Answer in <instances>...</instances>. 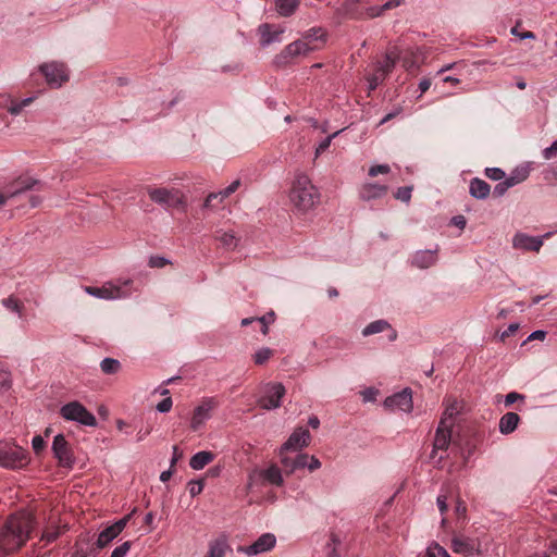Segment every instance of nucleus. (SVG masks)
Wrapping results in <instances>:
<instances>
[{
	"label": "nucleus",
	"mask_w": 557,
	"mask_h": 557,
	"mask_svg": "<svg viewBox=\"0 0 557 557\" xmlns=\"http://www.w3.org/2000/svg\"><path fill=\"white\" fill-rule=\"evenodd\" d=\"M260 35V44L262 47H268L273 42L281 41V35L284 33V29H273L270 24H261L258 28Z\"/></svg>",
	"instance_id": "5701e85b"
},
{
	"label": "nucleus",
	"mask_w": 557,
	"mask_h": 557,
	"mask_svg": "<svg viewBox=\"0 0 557 557\" xmlns=\"http://www.w3.org/2000/svg\"><path fill=\"white\" fill-rule=\"evenodd\" d=\"M275 544L276 537L273 533H263L251 545L238 546L237 552L252 557L272 550Z\"/></svg>",
	"instance_id": "f8f14e48"
},
{
	"label": "nucleus",
	"mask_w": 557,
	"mask_h": 557,
	"mask_svg": "<svg viewBox=\"0 0 557 557\" xmlns=\"http://www.w3.org/2000/svg\"><path fill=\"white\" fill-rule=\"evenodd\" d=\"M485 175L492 181H502L505 178V172L499 168H486Z\"/></svg>",
	"instance_id": "09e8293b"
},
{
	"label": "nucleus",
	"mask_w": 557,
	"mask_h": 557,
	"mask_svg": "<svg viewBox=\"0 0 557 557\" xmlns=\"http://www.w3.org/2000/svg\"><path fill=\"white\" fill-rule=\"evenodd\" d=\"M520 422V417L516 412H507L499 419L498 430L503 435L511 434Z\"/></svg>",
	"instance_id": "bb28decb"
},
{
	"label": "nucleus",
	"mask_w": 557,
	"mask_h": 557,
	"mask_svg": "<svg viewBox=\"0 0 557 557\" xmlns=\"http://www.w3.org/2000/svg\"><path fill=\"white\" fill-rule=\"evenodd\" d=\"M298 5V0H276L275 2V9L281 16H290Z\"/></svg>",
	"instance_id": "473e14b6"
},
{
	"label": "nucleus",
	"mask_w": 557,
	"mask_h": 557,
	"mask_svg": "<svg viewBox=\"0 0 557 557\" xmlns=\"http://www.w3.org/2000/svg\"><path fill=\"white\" fill-rule=\"evenodd\" d=\"M387 75L384 73V71H380L375 69V72L368 78L369 82V88L371 90L375 89L386 77Z\"/></svg>",
	"instance_id": "79ce46f5"
},
{
	"label": "nucleus",
	"mask_w": 557,
	"mask_h": 557,
	"mask_svg": "<svg viewBox=\"0 0 557 557\" xmlns=\"http://www.w3.org/2000/svg\"><path fill=\"white\" fill-rule=\"evenodd\" d=\"M172 405H173V401H172V398L171 397H165L164 399H162L156 407V409L161 412V413H165V412H169L172 408Z\"/></svg>",
	"instance_id": "bf43d9fd"
},
{
	"label": "nucleus",
	"mask_w": 557,
	"mask_h": 557,
	"mask_svg": "<svg viewBox=\"0 0 557 557\" xmlns=\"http://www.w3.org/2000/svg\"><path fill=\"white\" fill-rule=\"evenodd\" d=\"M338 133L339 132H335L332 135L325 137L323 140L320 141V144L318 145V147L315 149V158H318L323 151H325L330 147L332 139L334 137H336L338 135Z\"/></svg>",
	"instance_id": "de8ad7c7"
},
{
	"label": "nucleus",
	"mask_w": 557,
	"mask_h": 557,
	"mask_svg": "<svg viewBox=\"0 0 557 557\" xmlns=\"http://www.w3.org/2000/svg\"><path fill=\"white\" fill-rule=\"evenodd\" d=\"M117 536L119 534L109 525L98 534V537L94 543L100 552Z\"/></svg>",
	"instance_id": "2f4dec72"
},
{
	"label": "nucleus",
	"mask_w": 557,
	"mask_h": 557,
	"mask_svg": "<svg viewBox=\"0 0 557 557\" xmlns=\"http://www.w3.org/2000/svg\"><path fill=\"white\" fill-rule=\"evenodd\" d=\"M231 549L228 536L222 533L208 543V552L205 557H225L226 553Z\"/></svg>",
	"instance_id": "412c9836"
},
{
	"label": "nucleus",
	"mask_w": 557,
	"mask_h": 557,
	"mask_svg": "<svg viewBox=\"0 0 557 557\" xmlns=\"http://www.w3.org/2000/svg\"><path fill=\"white\" fill-rule=\"evenodd\" d=\"M387 193V186L375 183L363 184L359 190V196L362 200L369 201L372 199H379L385 196Z\"/></svg>",
	"instance_id": "393cba45"
},
{
	"label": "nucleus",
	"mask_w": 557,
	"mask_h": 557,
	"mask_svg": "<svg viewBox=\"0 0 557 557\" xmlns=\"http://www.w3.org/2000/svg\"><path fill=\"white\" fill-rule=\"evenodd\" d=\"M320 468H321L320 460L315 456H310L309 455V460L307 461V469L310 472H313V471H315V470H318Z\"/></svg>",
	"instance_id": "338daca9"
},
{
	"label": "nucleus",
	"mask_w": 557,
	"mask_h": 557,
	"mask_svg": "<svg viewBox=\"0 0 557 557\" xmlns=\"http://www.w3.org/2000/svg\"><path fill=\"white\" fill-rule=\"evenodd\" d=\"M2 304L7 309L18 313V315L21 317L22 305L18 302L17 299H15L13 297H9V298L3 299Z\"/></svg>",
	"instance_id": "49530a36"
},
{
	"label": "nucleus",
	"mask_w": 557,
	"mask_h": 557,
	"mask_svg": "<svg viewBox=\"0 0 557 557\" xmlns=\"http://www.w3.org/2000/svg\"><path fill=\"white\" fill-rule=\"evenodd\" d=\"M131 548V542L126 541L121 545L116 546L111 553L110 557H125Z\"/></svg>",
	"instance_id": "3c124183"
},
{
	"label": "nucleus",
	"mask_w": 557,
	"mask_h": 557,
	"mask_svg": "<svg viewBox=\"0 0 557 557\" xmlns=\"http://www.w3.org/2000/svg\"><path fill=\"white\" fill-rule=\"evenodd\" d=\"M148 263L151 268H163L164 265L170 263V260L160 256H152L150 257Z\"/></svg>",
	"instance_id": "13d9d810"
},
{
	"label": "nucleus",
	"mask_w": 557,
	"mask_h": 557,
	"mask_svg": "<svg viewBox=\"0 0 557 557\" xmlns=\"http://www.w3.org/2000/svg\"><path fill=\"white\" fill-rule=\"evenodd\" d=\"M215 407L216 401L213 398H207L198 407H196L190 422L191 429L195 431L198 430V428L203 424L205 421L210 419L211 411Z\"/></svg>",
	"instance_id": "f3484780"
},
{
	"label": "nucleus",
	"mask_w": 557,
	"mask_h": 557,
	"mask_svg": "<svg viewBox=\"0 0 557 557\" xmlns=\"http://www.w3.org/2000/svg\"><path fill=\"white\" fill-rule=\"evenodd\" d=\"M280 462L286 474H293L297 470L307 468V461L309 455L306 453H299L293 458L289 455H282L278 457Z\"/></svg>",
	"instance_id": "aec40b11"
},
{
	"label": "nucleus",
	"mask_w": 557,
	"mask_h": 557,
	"mask_svg": "<svg viewBox=\"0 0 557 557\" xmlns=\"http://www.w3.org/2000/svg\"><path fill=\"white\" fill-rule=\"evenodd\" d=\"M99 549L88 534H82L75 543L71 557H97Z\"/></svg>",
	"instance_id": "6ab92c4d"
},
{
	"label": "nucleus",
	"mask_w": 557,
	"mask_h": 557,
	"mask_svg": "<svg viewBox=\"0 0 557 557\" xmlns=\"http://www.w3.org/2000/svg\"><path fill=\"white\" fill-rule=\"evenodd\" d=\"M451 429L453 423H446V419H441L438 426L435 432L433 450L431 457L434 459L440 450L445 451L451 441Z\"/></svg>",
	"instance_id": "4468645a"
},
{
	"label": "nucleus",
	"mask_w": 557,
	"mask_h": 557,
	"mask_svg": "<svg viewBox=\"0 0 557 557\" xmlns=\"http://www.w3.org/2000/svg\"><path fill=\"white\" fill-rule=\"evenodd\" d=\"M35 99V96L27 97L23 100L7 97L0 100V107L7 109V111L12 115H18L22 110L29 106Z\"/></svg>",
	"instance_id": "b1692460"
},
{
	"label": "nucleus",
	"mask_w": 557,
	"mask_h": 557,
	"mask_svg": "<svg viewBox=\"0 0 557 557\" xmlns=\"http://www.w3.org/2000/svg\"><path fill=\"white\" fill-rule=\"evenodd\" d=\"M543 246V237L530 236L525 233H517L512 237V247L523 251H540Z\"/></svg>",
	"instance_id": "dca6fc26"
},
{
	"label": "nucleus",
	"mask_w": 557,
	"mask_h": 557,
	"mask_svg": "<svg viewBox=\"0 0 557 557\" xmlns=\"http://www.w3.org/2000/svg\"><path fill=\"white\" fill-rule=\"evenodd\" d=\"M387 329H391L389 323L386 320H376L369 323L363 330L362 335L364 337L381 333Z\"/></svg>",
	"instance_id": "f704fd0d"
},
{
	"label": "nucleus",
	"mask_w": 557,
	"mask_h": 557,
	"mask_svg": "<svg viewBox=\"0 0 557 557\" xmlns=\"http://www.w3.org/2000/svg\"><path fill=\"white\" fill-rule=\"evenodd\" d=\"M384 407L391 410H399L403 412H411L413 408L412 393L410 388L395 393L384 400Z\"/></svg>",
	"instance_id": "2eb2a0df"
},
{
	"label": "nucleus",
	"mask_w": 557,
	"mask_h": 557,
	"mask_svg": "<svg viewBox=\"0 0 557 557\" xmlns=\"http://www.w3.org/2000/svg\"><path fill=\"white\" fill-rule=\"evenodd\" d=\"M391 171V168L389 165L387 164H377V165H373L369 169V175L374 177L379 174H387L389 173Z\"/></svg>",
	"instance_id": "5fc2aeb1"
},
{
	"label": "nucleus",
	"mask_w": 557,
	"mask_h": 557,
	"mask_svg": "<svg viewBox=\"0 0 557 557\" xmlns=\"http://www.w3.org/2000/svg\"><path fill=\"white\" fill-rule=\"evenodd\" d=\"M411 191L412 188L409 186L399 187L395 194V198L400 201L408 202L411 198Z\"/></svg>",
	"instance_id": "8fccbe9b"
},
{
	"label": "nucleus",
	"mask_w": 557,
	"mask_h": 557,
	"mask_svg": "<svg viewBox=\"0 0 557 557\" xmlns=\"http://www.w3.org/2000/svg\"><path fill=\"white\" fill-rule=\"evenodd\" d=\"M189 494L194 497L200 494L203 490V483L201 481H191L188 484Z\"/></svg>",
	"instance_id": "e2e57ef3"
},
{
	"label": "nucleus",
	"mask_w": 557,
	"mask_h": 557,
	"mask_svg": "<svg viewBox=\"0 0 557 557\" xmlns=\"http://www.w3.org/2000/svg\"><path fill=\"white\" fill-rule=\"evenodd\" d=\"M34 523L28 511L12 513L0 530V556L20 549L28 541Z\"/></svg>",
	"instance_id": "f257e3e1"
},
{
	"label": "nucleus",
	"mask_w": 557,
	"mask_h": 557,
	"mask_svg": "<svg viewBox=\"0 0 557 557\" xmlns=\"http://www.w3.org/2000/svg\"><path fill=\"white\" fill-rule=\"evenodd\" d=\"M27 450L12 443H0V467L17 470L29 463Z\"/></svg>",
	"instance_id": "20e7f679"
},
{
	"label": "nucleus",
	"mask_w": 557,
	"mask_h": 557,
	"mask_svg": "<svg viewBox=\"0 0 557 557\" xmlns=\"http://www.w3.org/2000/svg\"><path fill=\"white\" fill-rule=\"evenodd\" d=\"M60 414L66 421L76 422L85 426L97 425L96 417L77 400L63 405L60 409Z\"/></svg>",
	"instance_id": "0eeeda50"
},
{
	"label": "nucleus",
	"mask_w": 557,
	"mask_h": 557,
	"mask_svg": "<svg viewBox=\"0 0 557 557\" xmlns=\"http://www.w3.org/2000/svg\"><path fill=\"white\" fill-rule=\"evenodd\" d=\"M46 83L51 88H60L70 79V71L65 63L59 61L45 62L38 67Z\"/></svg>",
	"instance_id": "423d86ee"
},
{
	"label": "nucleus",
	"mask_w": 557,
	"mask_h": 557,
	"mask_svg": "<svg viewBox=\"0 0 557 557\" xmlns=\"http://www.w3.org/2000/svg\"><path fill=\"white\" fill-rule=\"evenodd\" d=\"M61 533V528H50L42 533L41 540L46 541L47 543H52L60 536Z\"/></svg>",
	"instance_id": "c03bdc74"
},
{
	"label": "nucleus",
	"mask_w": 557,
	"mask_h": 557,
	"mask_svg": "<svg viewBox=\"0 0 557 557\" xmlns=\"http://www.w3.org/2000/svg\"><path fill=\"white\" fill-rule=\"evenodd\" d=\"M437 246L434 249L418 250L411 258V264L419 269H428L437 260Z\"/></svg>",
	"instance_id": "4be33fe9"
},
{
	"label": "nucleus",
	"mask_w": 557,
	"mask_h": 557,
	"mask_svg": "<svg viewBox=\"0 0 557 557\" xmlns=\"http://www.w3.org/2000/svg\"><path fill=\"white\" fill-rule=\"evenodd\" d=\"M273 355V350L269 347H262L258 349L253 355V361L256 364L265 363Z\"/></svg>",
	"instance_id": "ea45409f"
},
{
	"label": "nucleus",
	"mask_w": 557,
	"mask_h": 557,
	"mask_svg": "<svg viewBox=\"0 0 557 557\" xmlns=\"http://www.w3.org/2000/svg\"><path fill=\"white\" fill-rule=\"evenodd\" d=\"M85 290L96 298L113 300L129 297L135 289L132 280H117L100 287L87 286Z\"/></svg>",
	"instance_id": "7ed1b4c3"
},
{
	"label": "nucleus",
	"mask_w": 557,
	"mask_h": 557,
	"mask_svg": "<svg viewBox=\"0 0 557 557\" xmlns=\"http://www.w3.org/2000/svg\"><path fill=\"white\" fill-rule=\"evenodd\" d=\"M436 505L441 515H445V512L448 510L447 496L443 494L438 495L436 498Z\"/></svg>",
	"instance_id": "0e129e2a"
},
{
	"label": "nucleus",
	"mask_w": 557,
	"mask_h": 557,
	"mask_svg": "<svg viewBox=\"0 0 557 557\" xmlns=\"http://www.w3.org/2000/svg\"><path fill=\"white\" fill-rule=\"evenodd\" d=\"M529 174L530 170L528 166H518L510 173L508 177H505V180L511 187H513L524 182L529 177Z\"/></svg>",
	"instance_id": "72a5a7b5"
},
{
	"label": "nucleus",
	"mask_w": 557,
	"mask_h": 557,
	"mask_svg": "<svg viewBox=\"0 0 557 557\" xmlns=\"http://www.w3.org/2000/svg\"><path fill=\"white\" fill-rule=\"evenodd\" d=\"M326 34L321 27H312L302 33V37L300 40H305L309 42V46H312L313 41L321 40L325 41Z\"/></svg>",
	"instance_id": "c9c22d12"
},
{
	"label": "nucleus",
	"mask_w": 557,
	"mask_h": 557,
	"mask_svg": "<svg viewBox=\"0 0 557 557\" xmlns=\"http://www.w3.org/2000/svg\"><path fill=\"white\" fill-rule=\"evenodd\" d=\"M51 450L60 467L65 469H73L75 465V457L69 442L65 440L63 434H58L54 436Z\"/></svg>",
	"instance_id": "9d476101"
},
{
	"label": "nucleus",
	"mask_w": 557,
	"mask_h": 557,
	"mask_svg": "<svg viewBox=\"0 0 557 557\" xmlns=\"http://www.w3.org/2000/svg\"><path fill=\"white\" fill-rule=\"evenodd\" d=\"M292 203L300 211L312 209L320 200V194L308 175H296L289 193Z\"/></svg>",
	"instance_id": "f03ea898"
},
{
	"label": "nucleus",
	"mask_w": 557,
	"mask_h": 557,
	"mask_svg": "<svg viewBox=\"0 0 557 557\" xmlns=\"http://www.w3.org/2000/svg\"><path fill=\"white\" fill-rule=\"evenodd\" d=\"M215 239L226 249H235L238 244V238L233 231H218L215 233Z\"/></svg>",
	"instance_id": "7c9ffc66"
},
{
	"label": "nucleus",
	"mask_w": 557,
	"mask_h": 557,
	"mask_svg": "<svg viewBox=\"0 0 557 557\" xmlns=\"http://www.w3.org/2000/svg\"><path fill=\"white\" fill-rule=\"evenodd\" d=\"M214 459V454L207 450L196 453L189 460V467L194 470H201Z\"/></svg>",
	"instance_id": "c85d7f7f"
},
{
	"label": "nucleus",
	"mask_w": 557,
	"mask_h": 557,
	"mask_svg": "<svg viewBox=\"0 0 557 557\" xmlns=\"http://www.w3.org/2000/svg\"><path fill=\"white\" fill-rule=\"evenodd\" d=\"M11 374L7 371L0 372V391H7L11 387Z\"/></svg>",
	"instance_id": "6e6d98bb"
},
{
	"label": "nucleus",
	"mask_w": 557,
	"mask_h": 557,
	"mask_svg": "<svg viewBox=\"0 0 557 557\" xmlns=\"http://www.w3.org/2000/svg\"><path fill=\"white\" fill-rule=\"evenodd\" d=\"M150 199L165 209L181 208L185 205L183 194L177 189L153 188L148 191Z\"/></svg>",
	"instance_id": "6e6552de"
},
{
	"label": "nucleus",
	"mask_w": 557,
	"mask_h": 557,
	"mask_svg": "<svg viewBox=\"0 0 557 557\" xmlns=\"http://www.w3.org/2000/svg\"><path fill=\"white\" fill-rule=\"evenodd\" d=\"M491 186L483 180L474 177L470 181L469 193L475 199H485L490 195Z\"/></svg>",
	"instance_id": "cd10ccee"
},
{
	"label": "nucleus",
	"mask_w": 557,
	"mask_h": 557,
	"mask_svg": "<svg viewBox=\"0 0 557 557\" xmlns=\"http://www.w3.org/2000/svg\"><path fill=\"white\" fill-rule=\"evenodd\" d=\"M260 474L272 485L282 486L284 483L282 471L276 465H271L267 469L262 470Z\"/></svg>",
	"instance_id": "c756f323"
},
{
	"label": "nucleus",
	"mask_w": 557,
	"mask_h": 557,
	"mask_svg": "<svg viewBox=\"0 0 557 557\" xmlns=\"http://www.w3.org/2000/svg\"><path fill=\"white\" fill-rule=\"evenodd\" d=\"M240 184H242L240 180H235L227 187L220 190L219 194L221 196V201H223L225 198H227L232 194H234L239 188Z\"/></svg>",
	"instance_id": "a18cd8bd"
},
{
	"label": "nucleus",
	"mask_w": 557,
	"mask_h": 557,
	"mask_svg": "<svg viewBox=\"0 0 557 557\" xmlns=\"http://www.w3.org/2000/svg\"><path fill=\"white\" fill-rule=\"evenodd\" d=\"M398 54L397 60H400L403 66L406 70H411L418 66V60L423 55L422 50L419 47H412L406 49L403 53L396 51Z\"/></svg>",
	"instance_id": "a878e982"
},
{
	"label": "nucleus",
	"mask_w": 557,
	"mask_h": 557,
	"mask_svg": "<svg viewBox=\"0 0 557 557\" xmlns=\"http://www.w3.org/2000/svg\"><path fill=\"white\" fill-rule=\"evenodd\" d=\"M525 396L523 394H519L517 392L508 393L504 398V404L506 407H510L518 400H524Z\"/></svg>",
	"instance_id": "603ef678"
},
{
	"label": "nucleus",
	"mask_w": 557,
	"mask_h": 557,
	"mask_svg": "<svg viewBox=\"0 0 557 557\" xmlns=\"http://www.w3.org/2000/svg\"><path fill=\"white\" fill-rule=\"evenodd\" d=\"M37 184V181L28 178H18L9 185H5L0 190V208L3 207L8 200L13 199L21 194L32 189Z\"/></svg>",
	"instance_id": "ddd939ff"
},
{
	"label": "nucleus",
	"mask_w": 557,
	"mask_h": 557,
	"mask_svg": "<svg viewBox=\"0 0 557 557\" xmlns=\"http://www.w3.org/2000/svg\"><path fill=\"white\" fill-rule=\"evenodd\" d=\"M311 435L305 428H297L287 438V441L280 447L278 457L288 455L289 451H300L310 443Z\"/></svg>",
	"instance_id": "9b49d317"
},
{
	"label": "nucleus",
	"mask_w": 557,
	"mask_h": 557,
	"mask_svg": "<svg viewBox=\"0 0 557 557\" xmlns=\"http://www.w3.org/2000/svg\"><path fill=\"white\" fill-rule=\"evenodd\" d=\"M545 160H550L557 154V139L542 152Z\"/></svg>",
	"instance_id": "680f3d73"
},
{
	"label": "nucleus",
	"mask_w": 557,
	"mask_h": 557,
	"mask_svg": "<svg viewBox=\"0 0 557 557\" xmlns=\"http://www.w3.org/2000/svg\"><path fill=\"white\" fill-rule=\"evenodd\" d=\"M315 49L317 47L309 46L308 41L297 39L285 46V48L275 55L273 62L277 67H284L293 64L297 58L306 57Z\"/></svg>",
	"instance_id": "39448f33"
},
{
	"label": "nucleus",
	"mask_w": 557,
	"mask_h": 557,
	"mask_svg": "<svg viewBox=\"0 0 557 557\" xmlns=\"http://www.w3.org/2000/svg\"><path fill=\"white\" fill-rule=\"evenodd\" d=\"M546 332L543 331V330H536L534 332H532L528 338L525 339L524 343L529 342V341H534V339H539V341H544L545 337H546Z\"/></svg>",
	"instance_id": "774afa93"
},
{
	"label": "nucleus",
	"mask_w": 557,
	"mask_h": 557,
	"mask_svg": "<svg viewBox=\"0 0 557 557\" xmlns=\"http://www.w3.org/2000/svg\"><path fill=\"white\" fill-rule=\"evenodd\" d=\"M286 389L282 383H268L263 387V395L258 399V405L265 410H274L281 407L282 398Z\"/></svg>",
	"instance_id": "1a4fd4ad"
},
{
	"label": "nucleus",
	"mask_w": 557,
	"mask_h": 557,
	"mask_svg": "<svg viewBox=\"0 0 557 557\" xmlns=\"http://www.w3.org/2000/svg\"><path fill=\"white\" fill-rule=\"evenodd\" d=\"M451 548L456 554L472 556L480 552V543L474 539L455 536L451 540Z\"/></svg>",
	"instance_id": "a211bd4d"
},
{
	"label": "nucleus",
	"mask_w": 557,
	"mask_h": 557,
	"mask_svg": "<svg viewBox=\"0 0 557 557\" xmlns=\"http://www.w3.org/2000/svg\"><path fill=\"white\" fill-rule=\"evenodd\" d=\"M404 0H389L381 7H371L367 10V14L370 17L380 16L384 11L399 7Z\"/></svg>",
	"instance_id": "e433bc0d"
},
{
	"label": "nucleus",
	"mask_w": 557,
	"mask_h": 557,
	"mask_svg": "<svg viewBox=\"0 0 557 557\" xmlns=\"http://www.w3.org/2000/svg\"><path fill=\"white\" fill-rule=\"evenodd\" d=\"M46 446V442L41 435H36L32 440V447L36 454H39L44 450Z\"/></svg>",
	"instance_id": "4d7b16f0"
},
{
	"label": "nucleus",
	"mask_w": 557,
	"mask_h": 557,
	"mask_svg": "<svg viewBox=\"0 0 557 557\" xmlns=\"http://www.w3.org/2000/svg\"><path fill=\"white\" fill-rule=\"evenodd\" d=\"M421 557H450L445 548H443L440 544L434 543L431 544L424 555Z\"/></svg>",
	"instance_id": "a19ab883"
},
{
	"label": "nucleus",
	"mask_w": 557,
	"mask_h": 557,
	"mask_svg": "<svg viewBox=\"0 0 557 557\" xmlns=\"http://www.w3.org/2000/svg\"><path fill=\"white\" fill-rule=\"evenodd\" d=\"M397 57L398 54L396 53V50L388 52L384 60L376 65V69L382 72L384 71V73L388 75L396 64Z\"/></svg>",
	"instance_id": "4c0bfd02"
},
{
	"label": "nucleus",
	"mask_w": 557,
	"mask_h": 557,
	"mask_svg": "<svg viewBox=\"0 0 557 557\" xmlns=\"http://www.w3.org/2000/svg\"><path fill=\"white\" fill-rule=\"evenodd\" d=\"M458 413V404L453 401L445 408L442 419H446V423L451 422L454 424V417Z\"/></svg>",
	"instance_id": "37998d69"
},
{
	"label": "nucleus",
	"mask_w": 557,
	"mask_h": 557,
	"mask_svg": "<svg viewBox=\"0 0 557 557\" xmlns=\"http://www.w3.org/2000/svg\"><path fill=\"white\" fill-rule=\"evenodd\" d=\"M100 369L104 374H115L121 369V362L117 359L104 358L100 362Z\"/></svg>",
	"instance_id": "58836bf2"
},
{
	"label": "nucleus",
	"mask_w": 557,
	"mask_h": 557,
	"mask_svg": "<svg viewBox=\"0 0 557 557\" xmlns=\"http://www.w3.org/2000/svg\"><path fill=\"white\" fill-rule=\"evenodd\" d=\"M129 519H131V515H126L125 517H123L122 519L117 520L116 522H114L110 527L120 535V533L124 530V528L126 527V524L129 521Z\"/></svg>",
	"instance_id": "052dcab7"
},
{
	"label": "nucleus",
	"mask_w": 557,
	"mask_h": 557,
	"mask_svg": "<svg viewBox=\"0 0 557 557\" xmlns=\"http://www.w3.org/2000/svg\"><path fill=\"white\" fill-rule=\"evenodd\" d=\"M509 188H511V186L504 178L494 187L493 194L495 197H502L507 193Z\"/></svg>",
	"instance_id": "864d4df0"
},
{
	"label": "nucleus",
	"mask_w": 557,
	"mask_h": 557,
	"mask_svg": "<svg viewBox=\"0 0 557 557\" xmlns=\"http://www.w3.org/2000/svg\"><path fill=\"white\" fill-rule=\"evenodd\" d=\"M218 199H219V201H220V202H222V201H221V196H220L219 191H218V193H211V194H209V195L207 196L206 200H205L203 207H205V208H213V207H215V205H214V202H213V201H214V200H218Z\"/></svg>",
	"instance_id": "69168bd1"
}]
</instances>
